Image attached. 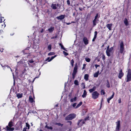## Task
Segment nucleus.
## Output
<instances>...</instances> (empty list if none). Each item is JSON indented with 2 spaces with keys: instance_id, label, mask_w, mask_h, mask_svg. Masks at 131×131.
<instances>
[{
  "instance_id": "c85d7f7f",
  "label": "nucleus",
  "mask_w": 131,
  "mask_h": 131,
  "mask_svg": "<svg viewBox=\"0 0 131 131\" xmlns=\"http://www.w3.org/2000/svg\"><path fill=\"white\" fill-rule=\"evenodd\" d=\"M74 61L73 59H72L71 62V64L72 65V67H73L74 66Z\"/></svg>"
},
{
  "instance_id": "4c0bfd02",
  "label": "nucleus",
  "mask_w": 131,
  "mask_h": 131,
  "mask_svg": "<svg viewBox=\"0 0 131 131\" xmlns=\"http://www.w3.org/2000/svg\"><path fill=\"white\" fill-rule=\"evenodd\" d=\"M56 125H57L58 126H62L63 125V124H61L60 123H56L55 124Z\"/></svg>"
},
{
  "instance_id": "a211bd4d",
  "label": "nucleus",
  "mask_w": 131,
  "mask_h": 131,
  "mask_svg": "<svg viewBox=\"0 0 131 131\" xmlns=\"http://www.w3.org/2000/svg\"><path fill=\"white\" fill-rule=\"evenodd\" d=\"M78 69V67L77 64L75 65V67L74 68L73 71L76 72H77Z\"/></svg>"
},
{
  "instance_id": "864d4df0",
  "label": "nucleus",
  "mask_w": 131,
  "mask_h": 131,
  "mask_svg": "<svg viewBox=\"0 0 131 131\" xmlns=\"http://www.w3.org/2000/svg\"><path fill=\"white\" fill-rule=\"evenodd\" d=\"M89 116L88 117H86L85 119V121H86V120L89 119Z\"/></svg>"
},
{
  "instance_id": "f03ea898",
  "label": "nucleus",
  "mask_w": 131,
  "mask_h": 131,
  "mask_svg": "<svg viewBox=\"0 0 131 131\" xmlns=\"http://www.w3.org/2000/svg\"><path fill=\"white\" fill-rule=\"evenodd\" d=\"M76 115L74 114H71L66 117L65 119L66 120H71L75 117Z\"/></svg>"
},
{
  "instance_id": "8fccbe9b",
  "label": "nucleus",
  "mask_w": 131,
  "mask_h": 131,
  "mask_svg": "<svg viewBox=\"0 0 131 131\" xmlns=\"http://www.w3.org/2000/svg\"><path fill=\"white\" fill-rule=\"evenodd\" d=\"M67 3L68 5H69L70 4V2L69 0H67Z\"/></svg>"
},
{
  "instance_id": "c9c22d12",
  "label": "nucleus",
  "mask_w": 131,
  "mask_h": 131,
  "mask_svg": "<svg viewBox=\"0 0 131 131\" xmlns=\"http://www.w3.org/2000/svg\"><path fill=\"white\" fill-rule=\"evenodd\" d=\"M1 66H2V67L3 68V69H4V68H5L6 67H7V68H10V70H11V71H12V70L8 66H6V65H5L3 66H2V65H1Z\"/></svg>"
},
{
  "instance_id": "5701e85b",
  "label": "nucleus",
  "mask_w": 131,
  "mask_h": 131,
  "mask_svg": "<svg viewBox=\"0 0 131 131\" xmlns=\"http://www.w3.org/2000/svg\"><path fill=\"white\" fill-rule=\"evenodd\" d=\"M82 104V102H80L79 104H78L77 106L75 107V108H77L79 107Z\"/></svg>"
},
{
  "instance_id": "c756f323",
  "label": "nucleus",
  "mask_w": 131,
  "mask_h": 131,
  "mask_svg": "<svg viewBox=\"0 0 131 131\" xmlns=\"http://www.w3.org/2000/svg\"><path fill=\"white\" fill-rule=\"evenodd\" d=\"M28 64L30 67H33L34 66V63H30L29 62H28Z\"/></svg>"
},
{
  "instance_id": "69168bd1",
  "label": "nucleus",
  "mask_w": 131,
  "mask_h": 131,
  "mask_svg": "<svg viewBox=\"0 0 131 131\" xmlns=\"http://www.w3.org/2000/svg\"><path fill=\"white\" fill-rule=\"evenodd\" d=\"M50 58L49 57H48L47 58V59L46 60H50Z\"/></svg>"
},
{
  "instance_id": "cd10ccee",
  "label": "nucleus",
  "mask_w": 131,
  "mask_h": 131,
  "mask_svg": "<svg viewBox=\"0 0 131 131\" xmlns=\"http://www.w3.org/2000/svg\"><path fill=\"white\" fill-rule=\"evenodd\" d=\"M74 84L76 85H79V82L78 80H75L74 82Z\"/></svg>"
},
{
  "instance_id": "58836bf2",
  "label": "nucleus",
  "mask_w": 131,
  "mask_h": 131,
  "mask_svg": "<svg viewBox=\"0 0 131 131\" xmlns=\"http://www.w3.org/2000/svg\"><path fill=\"white\" fill-rule=\"evenodd\" d=\"M105 55L103 54L102 56V59L104 60H105Z\"/></svg>"
},
{
  "instance_id": "6e6552de",
  "label": "nucleus",
  "mask_w": 131,
  "mask_h": 131,
  "mask_svg": "<svg viewBox=\"0 0 131 131\" xmlns=\"http://www.w3.org/2000/svg\"><path fill=\"white\" fill-rule=\"evenodd\" d=\"M124 73L122 72V70L121 69L119 71L118 77L119 78L121 79Z\"/></svg>"
},
{
  "instance_id": "412c9836",
  "label": "nucleus",
  "mask_w": 131,
  "mask_h": 131,
  "mask_svg": "<svg viewBox=\"0 0 131 131\" xmlns=\"http://www.w3.org/2000/svg\"><path fill=\"white\" fill-rule=\"evenodd\" d=\"M99 72V71H98L97 72L94 73L93 75L94 77L95 78L97 77L98 76Z\"/></svg>"
},
{
  "instance_id": "ea45409f",
  "label": "nucleus",
  "mask_w": 131,
  "mask_h": 131,
  "mask_svg": "<svg viewBox=\"0 0 131 131\" xmlns=\"http://www.w3.org/2000/svg\"><path fill=\"white\" fill-rule=\"evenodd\" d=\"M26 126L27 127L28 129H29V124L27 123H26Z\"/></svg>"
},
{
  "instance_id": "f3484780",
  "label": "nucleus",
  "mask_w": 131,
  "mask_h": 131,
  "mask_svg": "<svg viewBox=\"0 0 131 131\" xmlns=\"http://www.w3.org/2000/svg\"><path fill=\"white\" fill-rule=\"evenodd\" d=\"M13 122L12 121H11L8 123V126L9 127H11L13 126Z\"/></svg>"
},
{
  "instance_id": "473e14b6",
  "label": "nucleus",
  "mask_w": 131,
  "mask_h": 131,
  "mask_svg": "<svg viewBox=\"0 0 131 131\" xmlns=\"http://www.w3.org/2000/svg\"><path fill=\"white\" fill-rule=\"evenodd\" d=\"M56 56V55H55L54 56L52 57L50 59V60H48V62H50L51 61L52 59H53L54 58H55Z\"/></svg>"
},
{
  "instance_id": "3c124183",
  "label": "nucleus",
  "mask_w": 131,
  "mask_h": 131,
  "mask_svg": "<svg viewBox=\"0 0 131 131\" xmlns=\"http://www.w3.org/2000/svg\"><path fill=\"white\" fill-rule=\"evenodd\" d=\"M67 122L69 123V124L70 125H71L72 124V122L71 121H68Z\"/></svg>"
},
{
  "instance_id": "5fc2aeb1",
  "label": "nucleus",
  "mask_w": 131,
  "mask_h": 131,
  "mask_svg": "<svg viewBox=\"0 0 131 131\" xmlns=\"http://www.w3.org/2000/svg\"><path fill=\"white\" fill-rule=\"evenodd\" d=\"M86 65L85 64H83V67L82 68L83 69H85V66Z\"/></svg>"
},
{
  "instance_id": "0e129e2a",
  "label": "nucleus",
  "mask_w": 131,
  "mask_h": 131,
  "mask_svg": "<svg viewBox=\"0 0 131 131\" xmlns=\"http://www.w3.org/2000/svg\"><path fill=\"white\" fill-rule=\"evenodd\" d=\"M110 100H109V99H107V101L108 103H110Z\"/></svg>"
},
{
  "instance_id": "6ab92c4d",
  "label": "nucleus",
  "mask_w": 131,
  "mask_h": 131,
  "mask_svg": "<svg viewBox=\"0 0 131 131\" xmlns=\"http://www.w3.org/2000/svg\"><path fill=\"white\" fill-rule=\"evenodd\" d=\"M54 30V27H51L50 28L48 29V30L49 32H52Z\"/></svg>"
},
{
  "instance_id": "ddd939ff",
  "label": "nucleus",
  "mask_w": 131,
  "mask_h": 131,
  "mask_svg": "<svg viewBox=\"0 0 131 131\" xmlns=\"http://www.w3.org/2000/svg\"><path fill=\"white\" fill-rule=\"evenodd\" d=\"M87 94V93L86 91L85 90L84 91V92L83 93V95H82V96L83 98H84L85 97Z\"/></svg>"
},
{
  "instance_id": "a878e982",
  "label": "nucleus",
  "mask_w": 131,
  "mask_h": 131,
  "mask_svg": "<svg viewBox=\"0 0 131 131\" xmlns=\"http://www.w3.org/2000/svg\"><path fill=\"white\" fill-rule=\"evenodd\" d=\"M59 45L61 46V48L62 49H63V50L67 51V50H66V49L62 45V44L61 43H60L59 44Z\"/></svg>"
},
{
  "instance_id": "f257e3e1",
  "label": "nucleus",
  "mask_w": 131,
  "mask_h": 131,
  "mask_svg": "<svg viewBox=\"0 0 131 131\" xmlns=\"http://www.w3.org/2000/svg\"><path fill=\"white\" fill-rule=\"evenodd\" d=\"M113 52L114 51L113 50V47L110 48L109 49L106 50V54L108 57H110L112 55Z\"/></svg>"
},
{
  "instance_id": "a18cd8bd",
  "label": "nucleus",
  "mask_w": 131,
  "mask_h": 131,
  "mask_svg": "<svg viewBox=\"0 0 131 131\" xmlns=\"http://www.w3.org/2000/svg\"><path fill=\"white\" fill-rule=\"evenodd\" d=\"M106 86L108 88H109L110 87V83L108 82L107 83Z\"/></svg>"
},
{
  "instance_id": "2f4dec72",
  "label": "nucleus",
  "mask_w": 131,
  "mask_h": 131,
  "mask_svg": "<svg viewBox=\"0 0 131 131\" xmlns=\"http://www.w3.org/2000/svg\"><path fill=\"white\" fill-rule=\"evenodd\" d=\"M64 17H57L56 18L58 19L62 20L64 18Z\"/></svg>"
},
{
  "instance_id": "052dcab7",
  "label": "nucleus",
  "mask_w": 131,
  "mask_h": 131,
  "mask_svg": "<svg viewBox=\"0 0 131 131\" xmlns=\"http://www.w3.org/2000/svg\"><path fill=\"white\" fill-rule=\"evenodd\" d=\"M96 37H94L92 39V41H94L95 39L96 38Z\"/></svg>"
},
{
  "instance_id": "bb28decb",
  "label": "nucleus",
  "mask_w": 131,
  "mask_h": 131,
  "mask_svg": "<svg viewBox=\"0 0 131 131\" xmlns=\"http://www.w3.org/2000/svg\"><path fill=\"white\" fill-rule=\"evenodd\" d=\"M5 20L3 17H0V23H1Z\"/></svg>"
},
{
  "instance_id": "4d7b16f0",
  "label": "nucleus",
  "mask_w": 131,
  "mask_h": 131,
  "mask_svg": "<svg viewBox=\"0 0 131 131\" xmlns=\"http://www.w3.org/2000/svg\"><path fill=\"white\" fill-rule=\"evenodd\" d=\"M76 73H77V72H74L73 71V72L72 74V75H75Z\"/></svg>"
},
{
  "instance_id": "7c9ffc66",
  "label": "nucleus",
  "mask_w": 131,
  "mask_h": 131,
  "mask_svg": "<svg viewBox=\"0 0 131 131\" xmlns=\"http://www.w3.org/2000/svg\"><path fill=\"white\" fill-rule=\"evenodd\" d=\"M85 60L86 62H89L90 61V59L89 58H85Z\"/></svg>"
},
{
  "instance_id": "338daca9",
  "label": "nucleus",
  "mask_w": 131,
  "mask_h": 131,
  "mask_svg": "<svg viewBox=\"0 0 131 131\" xmlns=\"http://www.w3.org/2000/svg\"><path fill=\"white\" fill-rule=\"evenodd\" d=\"M24 66L25 67H27V66L26 65V64H24Z\"/></svg>"
},
{
  "instance_id": "aec40b11",
  "label": "nucleus",
  "mask_w": 131,
  "mask_h": 131,
  "mask_svg": "<svg viewBox=\"0 0 131 131\" xmlns=\"http://www.w3.org/2000/svg\"><path fill=\"white\" fill-rule=\"evenodd\" d=\"M89 77V75L88 74H86L84 76V79L86 80V81H87L88 80V78Z\"/></svg>"
},
{
  "instance_id": "4be33fe9",
  "label": "nucleus",
  "mask_w": 131,
  "mask_h": 131,
  "mask_svg": "<svg viewBox=\"0 0 131 131\" xmlns=\"http://www.w3.org/2000/svg\"><path fill=\"white\" fill-rule=\"evenodd\" d=\"M29 100L30 102L31 103L33 102V99L32 97V96L31 95H30L29 96Z\"/></svg>"
},
{
  "instance_id": "20e7f679",
  "label": "nucleus",
  "mask_w": 131,
  "mask_h": 131,
  "mask_svg": "<svg viewBox=\"0 0 131 131\" xmlns=\"http://www.w3.org/2000/svg\"><path fill=\"white\" fill-rule=\"evenodd\" d=\"M127 77L126 81L127 82H129L131 80V69H128Z\"/></svg>"
},
{
  "instance_id": "79ce46f5",
  "label": "nucleus",
  "mask_w": 131,
  "mask_h": 131,
  "mask_svg": "<svg viewBox=\"0 0 131 131\" xmlns=\"http://www.w3.org/2000/svg\"><path fill=\"white\" fill-rule=\"evenodd\" d=\"M63 53L64 55L65 56H67L68 54V53L65 52L64 51H63Z\"/></svg>"
},
{
  "instance_id": "c03bdc74",
  "label": "nucleus",
  "mask_w": 131,
  "mask_h": 131,
  "mask_svg": "<svg viewBox=\"0 0 131 131\" xmlns=\"http://www.w3.org/2000/svg\"><path fill=\"white\" fill-rule=\"evenodd\" d=\"M89 91L90 93H91L93 91H94V90L92 89H91L89 90Z\"/></svg>"
},
{
  "instance_id": "2eb2a0df",
  "label": "nucleus",
  "mask_w": 131,
  "mask_h": 131,
  "mask_svg": "<svg viewBox=\"0 0 131 131\" xmlns=\"http://www.w3.org/2000/svg\"><path fill=\"white\" fill-rule=\"evenodd\" d=\"M112 24H108L107 25L106 27L107 28L110 30H111V27L112 26Z\"/></svg>"
},
{
  "instance_id": "0eeeda50",
  "label": "nucleus",
  "mask_w": 131,
  "mask_h": 131,
  "mask_svg": "<svg viewBox=\"0 0 131 131\" xmlns=\"http://www.w3.org/2000/svg\"><path fill=\"white\" fill-rule=\"evenodd\" d=\"M85 121L82 119L80 120L78 123V125L80 126H82L85 123Z\"/></svg>"
},
{
  "instance_id": "393cba45",
  "label": "nucleus",
  "mask_w": 131,
  "mask_h": 131,
  "mask_svg": "<svg viewBox=\"0 0 131 131\" xmlns=\"http://www.w3.org/2000/svg\"><path fill=\"white\" fill-rule=\"evenodd\" d=\"M77 100V97H75L74 98H72L71 99L70 101L72 102L76 101Z\"/></svg>"
},
{
  "instance_id": "49530a36",
  "label": "nucleus",
  "mask_w": 131,
  "mask_h": 131,
  "mask_svg": "<svg viewBox=\"0 0 131 131\" xmlns=\"http://www.w3.org/2000/svg\"><path fill=\"white\" fill-rule=\"evenodd\" d=\"M76 105H77L76 103H74L72 105V106H73V107L75 108V106H76Z\"/></svg>"
},
{
  "instance_id": "f8f14e48",
  "label": "nucleus",
  "mask_w": 131,
  "mask_h": 131,
  "mask_svg": "<svg viewBox=\"0 0 131 131\" xmlns=\"http://www.w3.org/2000/svg\"><path fill=\"white\" fill-rule=\"evenodd\" d=\"M124 23L126 26H127L128 25V19L126 18H125L124 21Z\"/></svg>"
},
{
  "instance_id": "b1692460",
  "label": "nucleus",
  "mask_w": 131,
  "mask_h": 131,
  "mask_svg": "<svg viewBox=\"0 0 131 131\" xmlns=\"http://www.w3.org/2000/svg\"><path fill=\"white\" fill-rule=\"evenodd\" d=\"M115 94V93L114 92H113V94L112 95V96L110 97H108L107 99H109L110 100H111V99H112L114 97V96Z\"/></svg>"
},
{
  "instance_id": "e433bc0d",
  "label": "nucleus",
  "mask_w": 131,
  "mask_h": 131,
  "mask_svg": "<svg viewBox=\"0 0 131 131\" xmlns=\"http://www.w3.org/2000/svg\"><path fill=\"white\" fill-rule=\"evenodd\" d=\"M101 94L104 95L105 94V92L104 90H102L101 91Z\"/></svg>"
},
{
  "instance_id": "a19ab883",
  "label": "nucleus",
  "mask_w": 131,
  "mask_h": 131,
  "mask_svg": "<svg viewBox=\"0 0 131 131\" xmlns=\"http://www.w3.org/2000/svg\"><path fill=\"white\" fill-rule=\"evenodd\" d=\"M54 54V53L53 52H49L48 54V55L49 56H50V55H52Z\"/></svg>"
},
{
  "instance_id": "de8ad7c7",
  "label": "nucleus",
  "mask_w": 131,
  "mask_h": 131,
  "mask_svg": "<svg viewBox=\"0 0 131 131\" xmlns=\"http://www.w3.org/2000/svg\"><path fill=\"white\" fill-rule=\"evenodd\" d=\"M47 129H52V128L51 127H49L48 126V128H47Z\"/></svg>"
},
{
  "instance_id": "f704fd0d",
  "label": "nucleus",
  "mask_w": 131,
  "mask_h": 131,
  "mask_svg": "<svg viewBox=\"0 0 131 131\" xmlns=\"http://www.w3.org/2000/svg\"><path fill=\"white\" fill-rule=\"evenodd\" d=\"M29 62L30 63H33L34 62V61L32 60H28L27 61L28 63Z\"/></svg>"
},
{
  "instance_id": "e2e57ef3",
  "label": "nucleus",
  "mask_w": 131,
  "mask_h": 131,
  "mask_svg": "<svg viewBox=\"0 0 131 131\" xmlns=\"http://www.w3.org/2000/svg\"><path fill=\"white\" fill-rule=\"evenodd\" d=\"M109 47H110L109 46H108L107 47V49L106 50L109 49H110V48H109Z\"/></svg>"
},
{
  "instance_id": "39448f33",
  "label": "nucleus",
  "mask_w": 131,
  "mask_h": 131,
  "mask_svg": "<svg viewBox=\"0 0 131 131\" xmlns=\"http://www.w3.org/2000/svg\"><path fill=\"white\" fill-rule=\"evenodd\" d=\"M124 48L123 42V41H121L120 44V52L121 53H122L124 51Z\"/></svg>"
},
{
  "instance_id": "774afa93",
  "label": "nucleus",
  "mask_w": 131,
  "mask_h": 131,
  "mask_svg": "<svg viewBox=\"0 0 131 131\" xmlns=\"http://www.w3.org/2000/svg\"><path fill=\"white\" fill-rule=\"evenodd\" d=\"M48 126H47V125L45 127V128H48Z\"/></svg>"
},
{
  "instance_id": "7ed1b4c3",
  "label": "nucleus",
  "mask_w": 131,
  "mask_h": 131,
  "mask_svg": "<svg viewBox=\"0 0 131 131\" xmlns=\"http://www.w3.org/2000/svg\"><path fill=\"white\" fill-rule=\"evenodd\" d=\"M99 93L97 91H95L92 93V97L93 99H95L99 97Z\"/></svg>"
},
{
  "instance_id": "4468645a",
  "label": "nucleus",
  "mask_w": 131,
  "mask_h": 131,
  "mask_svg": "<svg viewBox=\"0 0 131 131\" xmlns=\"http://www.w3.org/2000/svg\"><path fill=\"white\" fill-rule=\"evenodd\" d=\"M23 95V93H17L16 94V96L17 97L18 99H19V98H21Z\"/></svg>"
},
{
  "instance_id": "6e6d98bb",
  "label": "nucleus",
  "mask_w": 131,
  "mask_h": 131,
  "mask_svg": "<svg viewBox=\"0 0 131 131\" xmlns=\"http://www.w3.org/2000/svg\"><path fill=\"white\" fill-rule=\"evenodd\" d=\"M96 89V87L95 86H94L93 88H92V89L94 90V91H95Z\"/></svg>"
},
{
  "instance_id": "1a4fd4ad",
  "label": "nucleus",
  "mask_w": 131,
  "mask_h": 131,
  "mask_svg": "<svg viewBox=\"0 0 131 131\" xmlns=\"http://www.w3.org/2000/svg\"><path fill=\"white\" fill-rule=\"evenodd\" d=\"M6 130L8 131H13L14 128V127H9L8 126H7L5 128Z\"/></svg>"
},
{
  "instance_id": "13d9d810",
  "label": "nucleus",
  "mask_w": 131,
  "mask_h": 131,
  "mask_svg": "<svg viewBox=\"0 0 131 131\" xmlns=\"http://www.w3.org/2000/svg\"><path fill=\"white\" fill-rule=\"evenodd\" d=\"M121 102V99H119L118 100V103H120Z\"/></svg>"
},
{
  "instance_id": "423d86ee",
  "label": "nucleus",
  "mask_w": 131,
  "mask_h": 131,
  "mask_svg": "<svg viewBox=\"0 0 131 131\" xmlns=\"http://www.w3.org/2000/svg\"><path fill=\"white\" fill-rule=\"evenodd\" d=\"M120 121H118V122H116V130L117 131H119V130L120 126Z\"/></svg>"
},
{
  "instance_id": "37998d69",
  "label": "nucleus",
  "mask_w": 131,
  "mask_h": 131,
  "mask_svg": "<svg viewBox=\"0 0 131 131\" xmlns=\"http://www.w3.org/2000/svg\"><path fill=\"white\" fill-rule=\"evenodd\" d=\"M97 34V32L96 31H95L94 32V37H96V36Z\"/></svg>"
},
{
  "instance_id": "09e8293b",
  "label": "nucleus",
  "mask_w": 131,
  "mask_h": 131,
  "mask_svg": "<svg viewBox=\"0 0 131 131\" xmlns=\"http://www.w3.org/2000/svg\"><path fill=\"white\" fill-rule=\"evenodd\" d=\"M44 31V29H41L40 30V32L41 33H42Z\"/></svg>"
},
{
  "instance_id": "603ef678",
  "label": "nucleus",
  "mask_w": 131,
  "mask_h": 131,
  "mask_svg": "<svg viewBox=\"0 0 131 131\" xmlns=\"http://www.w3.org/2000/svg\"><path fill=\"white\" fill-rule=\"evenodd\" d=\"M95 67L96 69L97 68V67H99L100 66L97 64H96L95 65Z\"/></svg>"
},
{
  "instance_id": "9b49d317",
  "label": "nucleus",
  "mask_w": 131,
  "mask_h": 131,
  "mask_svg": "<svg viewBox=\"0 0 131 131\" xmlns=\"http://www.w3.org/2000/svg\"><path fill=\"white\" fill-rule=\"evenodd\" d=\"M58 7V4H52L51 6V7L52 9H56Z\"/></svg>"
},
{
  "instance_id": "72a5a7b5",
  "label": "nucleus",
  "mask_w": 131,
  "mask_h": 131,
  "mask_svg": "<svg viewBox=\"0 0 131 131\" xmlns=\"http://www.w3.org/2000/svg\"><path fill=\"white\" fill-rule=\"evenodd\" d=\"M51 45H49L48 47V49L50 51L51 49Z\"/></svg>"
},
{
  "instance_id": "dca6fc26",
  "label": "nucleus",
  "mask_w": 131,
  "mask_h": 131,
  "mask_svg": "<svg viewBox=\"0 0 131 131\" xmlns=\"http://www.w3.org/2000/svg\"><path fill=\"white\" fill-rule=\"evenodd\" d=\"M97 17H95L93 21V24L94 26H95L96 24V22H97Z\"/></svg>"
},
{
  "instance_id": "680f3d73",
  "label": "nucleus",
  "mask_w": 131,
  "mask_h": 131,
  "mask_svg": "<svg viewBox=\"0 0 131 131\" xmlns=\"http://www.w3.org/2000/svg\"><path fill=\"white\" fill-rule=\"evenodd\" d=\"M75 75H72V78L73 79H74L75 77Z\"/></svg>"
},
{
  "instance_id": "9d476101",
  "label": "nucleus",
  "mask_w": 131,
  "mask_h": 131,
  "mask_svg": "<svg viewBox=\"0 0 131 131\" xmlns=\"http://www.w3.org/2000/svg\"><path fill=\"white\" fill-rule=\"evenodd\" d=\"M83 41L85 45H87L89 43L88 40L87 38L86 37H84L83 38Z\"/></svg>"
},
{
  "instance_id": "bf43d9fd",
  "label": "nucleus",
  "mask_w": 131,
  "mask_h": 131,
  "mask_svg": "<svg viewBox=\"0 0 131 131\" xmlns=\"http://www.w3.org/2000/svg\"><path fill=\"white\" fill-rule=\"evenodd\" d=\"M26 128H24L22 131H26Z\"/></svg>"
}]
</instances>
